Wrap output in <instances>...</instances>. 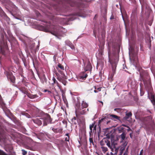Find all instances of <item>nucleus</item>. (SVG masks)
Returning a JSON list of instances; mask_svg holds the SVG:
<instances>
[{"instance_id":"obj_1","label":"nucleus","mask_w":155,"mask_h":155,"mask_svg":"<svg viewBox=\"0 0 155 155\" xmlns=\"http://www.w3.org/2000/svg\"><path fill=\"white\" fill-rule=\"evenodd\" d=\"M71 7L76 6L77 9L73 13V15L84 18L87 15L84 10V8L87 6V2L85 1H81L79 2L76 3L73 2L70 3Z\"/></svg>"},{"instance_id":"obj_2","label":"nucleus","mask_w":155,"mask_h":155,"mask_svg":"<svg viewBox=\"0 0 155 155\" xmlns=\"http://www.w3.org/2000/svg\"><path fill=\"white\" fill-rule=\"evenodd\" d=\"M58 66L61 70H60L58 68H56L58 72L61 74V75H59L57 73H56V75L57 76V79L58 81L61 82L64 85H65L67 83L66 81L67 78L66 75L63 72V71L64 70V67L60 64H58Z\"/></svg>"},{"instance_id":"obj_3","label":"nucleus","mask_w":155,"mask_h":155,"mask_svg":"<svg viewBox=\"0 0 155 155\" xmlns=\"http://www.w3.org/2000/svg\"><path fill=\"white\" fill-rule=\"evenodd\" d=\"M65 32L64 29L62 27L54 29V31H51V33L55 35L58 38L60 39V37L62 36L64 33Z\"/></svg>"},{"instance_id":"obj_4","label":"nucleus","mask_w":155,"mask_h":155,"mask_svg":"<svg viewBox=\"0 0 155 155\" xmlns=\"http://www.w3.org/2000/svg\"><path fill=\"white\" fill-rule=\"evenodd\" d=\"M75 113L76 116L77 113H78L81 114H85L88 111V108H81L80 103H78L76 104Z\"/></svg>"},{"instance_id":"obj_5","label":"nucleus","mask_w":155,"mask_h":155,"mask_svg":"<svg viewBox=\"0 0 155 155\" xmlns=\"http://www.w3.org/2000/svg\"><path fill=\"white\" fill-rule=\"evenodd\" d=\"M43 122V125L46 126L48 124H51L52 119L51 118L50 116L47 114L46 116L43 119H41Z\"/></svg>"},{"instance_id":"obj_6","label":"nucleus","mask_w":155,"mask_h":155,"mask_svg":"<svg viewBox=\"0 0 155 155\" xmlns=\"http://www.w3.org/2000/svg\"><path fill=\"white\" fill-rule=\"evenodd\" d=\"M35 43L33 42H31L28 46V48L30 50L31 52L33 54H35L36 51L39 49V46H37V48L35 47Z\"/></svg>"},{"instance_id":"obj_7","label":"nucleus","mask_w":155,"mask_h":155,"mask_svg":"<svg viewBox=\"0 0 155 155\" xmlns=\"http://www.w3.org/2000/svg\"><path fill=\"white\" fill-rule=\"evenodd\" d=\"M111 115L108 114L105 116H102V118L99 120V124H100L102 122H104V123L106 122V123L108 124L110 121V120L107 121V120L109 119H112L111 118Z\"/></svg>"},{"instance_id":"obj_8","label":"nucleus","mask_w":155,"mask_h":155,"mask_svg":"<svg viewBox=\"0 0 155 155\" xmlns=\"http://www.w3.org/2000/svg\"><path fill=\"white\" fill-rule=\"evenodd\" d=\"M0 16L5 20L8 24H10V19L0 7Z\"/></svg>"},{"instance_id":"obj_9","label":"nucleus","mask_w":155,"mask_h":155,"mask_svg":"<svg viewBox=\"0 0 155 155\" xmlns=\"http://www.w3.org/2000/svg\"><path fill=\"white\" fill-rule=\"evenodd\" d=\"M6 75L8 79L10 80L13 83L15 82V78L13 75L12 73L10 71H6Z\"/></svg>"},{"instance_id":"obj_10","label":"nucleus","mask_w":155,"mask_h":155,"mask_svg":"<svg viewBox=\"0 0 155 155\" xmlns=\"http://www.w3.org/2000/svg\"><path fill=\"white\" fill-rule=\"evenodd\" d=\"M117 144V141L112 142V146L113 147L111 149L112 152H114V153L117 155L119 149L118 147H116V146Z\"/></svg>"},{"instance_id":"obj_11","label":"nucleus","mask_w":155,"mask_h":155,"mask_svg":"<svg viewBox=\"0 0 155 155\" xmlns=\"http://www.w3.org/2000/svg\"><path fill=\"white\" fill-rule=\"evenodd\" d=\"M38 76L40 80V81L42 84H46L47 82V79L44 74H43L41 75H40L38 73Z\"/></svg>"},{"instance_id":"obj_12","label":"nucleus","mask_w":155,"mask_h":155,"mask_svg":"<svg viewBox=\"0 0 155 155\" xmlns=\"http://www.w3.org/2000/svg\"><path fill=\"white\" fill-rule=\"evenodd\" d=\"M118 61H112L110 62V64L112 66V70L114 72L115 71V69L117 67V64Z\"/></svg>"},{"instance_id":"obj_13","label":"nucleus","mask_w":155,"mask_h":155,"mask_svg":"<svg viewBox=\"0 0 155 155\" xmlns=\"http://www.w3.org/2000/svg\"><path fill=\"white\" fill-rule=\"evenodd\" d=\"M55 11H56L57 12H55V13L54 14V15H62V14L61 13V12H65L67 11V10H63L60 8H57L55 9Z\"/></svg>"},{"instance_id":"obj_14","label":"nucleus","mask_w":155,"mask_h":155,"mask_svg":"<svg viewBox=\"0 0 155 155\" xmlns=\"http://www.w3.org/2000/svg\"><path fill=\"white\" fill-rule=\"evenodd\" d=\"M118 138L117 137L116 138V140L114 141H118ZM114 141H113V140L111 139V143H110V141L108 140H107V141H105V142L106 143V144L108 147L110 148L111 149V148L113 147L112 146V142H113Z\"/></svg>"},{"instance_id":"obj_15","label":"nucleus","mask_w":155,"mask_h":155,"mask_svg":"<svg viewBox=\"0 0 155 155\" xmlns=\"http://www.w3.org/2000/svg\"><path fill=\"white\" fill-rule=\"evenodd\" d=\"M41 118L36 119H33V122L36 124H37L38 125L40 126L42 124V120L41 119Z\"/></svg>"},{"instance_id":"obj_16","label":"nucleus","mask_w":155,"mask_h":155,"mask_svg":"<svg viewBox=\"0 0 155 155\" xmlns=\"http://www.w3.org/2000/svg\"><path fill=\"white\" fill-rule=\"evenodd\" d=\"M126 134L124 132H123L122 134L118 136V137L121 138V140L120 141V143H122L123 140H124L126 138Z\"/></svg>"},{"instance_id":"obj_17","label":"nucleus","mask_w":155,"mask_h":155,"mask_svg":"<svg viewBox=\"0 0 155 155\" xmlns=\"http://www.w3.org/2000/svg\"><path fill=\"white\" fill-rule=\"evenodd\" d=\"M87 76V74H85L84 75H80L77 78L79 80H85Z\"/></svg>"},{"instance_id":"obj_18","label":"nucleus","mask_w":155,"mask_h":155,"mask_svg":"<svg viewBox=\"0 0 155 155\" xmlns=\"http://www.w3.org/2000/svg\"><path fill=\"white\" fill-rule=\"evenodd\" d=\"M88 106V104L86 102L83 101L81 104V108H86Z\"/></svg>"},{"instance_id":"obj_19","label":"nucleus","mask_w":155,"mask_h":155,"mask_svg":"<svg viewBox=\"0 0 155 155\" xmlns=\"http://www.w3.org/2000/svg\"><path fill=\"white\" fill-rule=\"evenodd\" d=\"M28 97L30 99H34L38 97V96L37 94H29L27 95Z\"/></svg>"},{"instance_id":"obj_20","label":"nucleus","mask_w":155,"mask_h":155,"mask_svg":"<svg viewBox=\"0 0 155 155\" xmlns=\"http://www.w3.org/2000/svg\"><path fill=\"white\" fill-rule=\"evenodd\" d=\"M132 115V114L131 112H129L128 113H127L126 114V116L124 117V118L125 119H127L129 118L130 117H131Z\"/></svg>"},{"instance_id":"obj_21","label":"nucleus","mask_w":155,"mask_h":155,"mask_svg":"<svg viewBox=\"0 0 155 155\" xmlns=\"http://www.w3.org/2000/svg\"><path fill=\"white\" fill-rule=\"evenodd\" d=\"M7 33L9 36V37L12 38L13 37V35H12L11 32L10 31L9 29H8L7 30Z\"/></svg>"},{"instance_id":"obj_22","label":"nucleus","mask_w":155,"mask_h":155,"mask_svg":"<svg viewBox=\"0 0 155 155\" xmlns=\"http://www.w3.org/2000/svg\"><path fill=\"white\" fill-rule=\"evenodd\" d=\"M101 148L102 149V151L104 153L106 152L107 151V147H105L103 146H102L101 147Z\"/></svg>"},{"instance_id":"obj_23","label":"nucleus","mask_w":155,"mask_h":155,"mask_svg":"<svg viewBox=\"0 0 155 155\" xmlns=\"http://www.w3.org/2000/svg\"><path fill=\"white\" fill-rule=\"evenodd\" d=\"M52 80L53 81V83H52V84L54 85V84H55L56 83L57 84V85L58 84V82L57 80H56V79L54 77H53Z\"/></svg>"},{"instance_id":"obj_24","label":"nucleus","mask_w":155,"mask_h":155,"mask_svg":"<svg viewBox=\"0 0 155 155\" xmlns=\"http://www.w3.org/2000/svg\"><path fill=\"white\" fill-rule=\"evenodd\" d=\"M65 44L66 45L69 46L72 43L68 40H67L65 41Z\"/></svg>"},{"instance_id":"obj_25","label":"nucleus","mask_w":155,"mask_h":155,"mask_svg":"<svg viewBox=\"0 0 155 155\" xmlns=\"http://www.w3.org/2000/svg\"><path fill=\"white\" fill-rule=\"evenodd\" d=\"M111 118L112 119V118L116 119L117 120H119L120 118V117L117 116V115L111 114Z\"/></svg>"},{"instance_id":"obj_26","label":"nucleus","mask_w":155,"mask_h":155,"mask_svg":"<svg viewBox=\"0 0 155 155\" xmlns=\"http://www.w3.org/2000/svg\"><path fill=\"white\" fill-rule=\"evenodd\" d=\"M62 98H63V99L64 102L66 103V102H67V100H66V99L65 98V97L64 96V94L63 93V91H62Z\"/></svg>"},{"instance_id":"obj_27","label":"nucleus","mask_w":155,"mask_h":155,"mask_svg":"<svg viewBox=\"0 0 155 155\" xmlns=\"http://www.w3.org/2000/svg\"><path fill=\"white\" fill-rule=\"evenodd\" d=\"M0 51L3 55H5V51L2 47L0 48Z\"/></svg>"},{"instance_id":"obj_28","label":"nucleus","mask_w":155,"mask_h":155,"mask_svg":"<svg viewBox=\"0 0 155 155\" xmlns=\"http://www.w3.org/2000/svg\"><path fill=\"white\" fill-rule=\"evenodd\" d=\"M89 140L90 143H92L93 144L94 142L93 141L92 136L90 137Z\"/></svg>"},{"instance_id":"obj_29","label":"nucleus","mask_w":155,"mask_h":155,"mask_svg":"<svg viewBox=\"0 0 155 155\" xmlns=\"http://www.w3.org/2000/svg\"><path fill=\"white\" fill-rule=\"evenodd\" d=\"M71 121L72 122V123H73L74 124H77V120H75L73 119H71Z\"/></svg>"},{"instance_id":"obj_30","label":"nucleus","mask_w":155,"mask_h":155,"mask_svg":"<svg viewBox=\"0 0 155 155\" xmlns=\"http://www.w3.org/2000/svg\"><path fill=\"white\" fill-rule=\"evenodd\" d=\"M105 143V141L104 142L103 140H101L100 142V144L102 146L104 145Z\"/></svg>"},{"instance_id":"obj_31","label":"nucleus","mask_w":155,"mask_h":155,"mask_svg":"<svg viewBox=\"0 0 155 155\" xmlns=\"http://www.w3.org/2000/svg\"><path fill=\"white\" fill-rule=\"evenodd\" d=\"M94 124H91L90 125L89 128L90 130H92V128L94 126Z\"/></svg>"},{"instance_id":"obj_32","label":"nucleus","mask_w":155,"mask_h":155,"mask_svg":"<svg viewBox=\"0 0 155 155\" xmlns=\"http://www.w3.org/2000/svg\"><path fill=\"white\" fill-rule=\"evenodd\" d=\"M69 47L73 50H75V48L74 45L72 44L71 45L69 46Z\"/></svg>"},{"instance_id":"obj_33","label":"nucleus","mask_w":155,"mask_h":155,"mask_svg":"<svg viewBox=\"0 0 155 155\" xmlns=\"http://www.w3.org/2000/svg\"><path fill=\"white\" fill-rule=\"evenodd\" d=\"M87 67H88V68L87 69H86L85 70V71H87L89 70L91 68V65L90 64L88 63L87 64Z\"/></svg>"},{"instance_id":"obj_34","label":"nucleus","mask_w":155,"mask_h":155,"mask_svg":"<svg viewBox=\"0 0 155 155\" xmlns=\"http://www.w3.org/2000/svg\"><path fill=\"white\" fill-rule=\"evenodd\" d=\"M22 155H25L27 153V152L23 149L22 150Z\"/></svg>"},{"instance_id":"obj_35","label":"nucleus","mask_w":155,"mask_h":155,"mask_svg":"<svg viewBox=\"0 0 155 155\" xmlns=\"http://www.w3.org/2000/svg\"><path fill=\"white\" fill-rule=\"evenodd\" d=\"M1 40H1V41H2V42H3L4 41V35H1Z\"/></svg>"},{"instance_id":"obj_36","label":"nucleus","mask_w":155,"mask_h":155,"mask_svg":"<svg viewBox=\"0 0 155 155\" xmlns=\"http://www.w3.org/2000/svg\"><path fill=\"white\" fill-rule=\"evenodd\" d=\"M0 155H6V154L3 151L0 150Z\"/></svg>"},{"instance_id":"obj_37","label":"nucleus","mask_w":155,"mask_h":155,"mask_svg":"<svg viewBox=\"0 0 155 155\" xmlns=\"http://www.w3.org/2000/svg\"><path fill=\"white\" fill-rule=\"evenodd\" d=\"M107 155H117L113 153L112 152H111L110 154L109 153H107Z\"/></svg>"},{"instance_id":"obj_38","label":"nucleus","mask_w":155,"mask_h":155,"mask_svg":"<svg viewBox=\"0 0 155 155\" xmlns=\"http://www.w3.org/2000/svg\"><path fill=\"white\" fill-rule=\"evenodd\" d=\"M48 92V94L50 96H51V94L52 93V92L51 91H50L49 90H48V91H47Z\"/></svg>"},{"instance_id":"obj_39","label":"nucleus","mask_w":155,"mask_h":155,"mask_svg":"<svg viewBox=\"0 0 155 155\" xmlns=\"http://www.w3.org/2000/svg\"><path fill=\"white\" fill-rule=\"evenodd\" d=\"M151 101L153 105L155 104V100L154 99L151 100Z\"/></svg>"},{"instance_id":"obj_40","label":"nucleus","mask_w":155,"mask_h":155,"mask_svg":"<svg viewBox=\"0 0 155 155\" xmlns=\"http://www.w3.org/2000/svg\"><path fill=\"white\" fill-rule=\"evenodd\" d=\"M93 134L92 132V130H90V131L89 132V136H92Z\"/></svg>"},{"instance_id":"obj_41","label":"nucleus","mask_w":155,"mask_h":155,"mask_svg":"<svg viewBox=\"0 0 155 155\" xmlns=\"http://www.w3.org/2000/svg\"><path fill=\"white\" fill-rule=\"evenodd\" d=\"M52 17L50 18L51 20H53L55 18V17L54 15H52Z\"/></svg>"},{"instance_id":"obj_42","label":"nucleus","mask_w":155,"mask_h":155,"mask_svg":"<svg viewBox=\"0 0 155 155\" xmlns=\"http://www.w3.org/2000/svg\"><path fill=\"white\" fill-rule=\"evenodd\" d=\"M43 30L44 31L46 32H48L49 31L48 29H46L45 28H43Z\"/></svg>"},{"instance_id":"obj_43","label":"nucleus","mask_w":155,"mask_h":155,"mask_svg":"<svg viewBox=\"0 0 155 155\" xmlns=\"http://www.w3.org/2000/svg\"><path fill=\"white\" fill-rule=\"evenodd\" d=\"M140 92L141 96H142L143 94L144 93L143 92H142V90L141 89H140Z\"/></svg>"},{"instance_id":"obj_44","label":"nucleus","mask_w":155,"mask_h":155,"mask_svg":"<svg viewBox=\"0 0 155 155\" xmlns=\"http://www.w3.org/2000/svg\"><path fill=\"white\" fill-rule=\"evenodd\" d=\"M124 127H121V128H120V129H119V133H120V132H120V131H121V130H124Z\"/></svg>"},{"instance_id":"obj_45","label":"nucleus","mask_w":155,"mask_h":155,"mask_svg":"<svg viewBox=\"0 0 155 155\" xmlns=\"http://www.w3.org/2000/svg\"><path fill=\"white\" fill-rule=\"evenodd\" d=\"M114 16L113 15H111L110 18V19H114Z\"/></svg>"},{"instance_id":"obj_46","label":"nucleus","mask_w":155,"mask_h":155,"mask_svg":"<svg viewBox=\"0 0 155 155\" xmlns=\"http://www.w3.org/2000/svg\"><path fill=\"white\" fill-rule=\"evenodd\" d=\"M41 100V97H39L38 99H37L36 101H40V100Z\"/></svg>"},{"instance_id":"obj_47","label":"nucleus","mask_w":155,"mask_h":155,"mask_svg":"<svg viewBox=\"0 0 155 155\" xmlns=\"http://www.w3.org/2000/svg\"><path fill=\"white\" fill-rule=\"evenodd\" d=\"M71 119H73V120H77V118L75 117H73Z\"/></svg>"},{"instance_id":"obj_48","label":"nucleus","mask_w":155,"mask_h":155,"mask_svg":"<svg viewBox=\"0 0 155 155\" xmlns=\"http://www.w3.org/2000/svg\"><path fill=\"white\" fill-rule=\"evenodd\" d=\"M122 125L125 127H129V126L127 125H125V124H123Z\"/></svg>"},{"instance_id":"obj_49","label":"nucleus","mask_w":155,"mask_h":155,"mask_svg":"<svg viewBox=\"0 0 155 155\" xmlns=\"http://www.w3.org/2000/svg\"><path fill=\"white\" fill-rule=\"evenodd\" d=\"M122 153H123V152H122V151H120V153H119V155H122Z\"/></svg>"},{"instance_id":"obj_50","label":"nucleus","mask_w":155,"mask_h":155,"mask_svg":"<svg viewBox=\"0 0 155 155\" xmlns=\"http://www.w3.org/2000/svg\"><path fill=\"white\" fill-rule=\"evenodd\" d=\"M132 133H130V137L131 138H132Z\"/></svg>"},{"instance_id":"obj_51","label":"nucleus","mask_w":155,"mask_h":155,"mask_svg":"<svg viewBox=\"0 0 155 155\" xmlns=\"http://www.w3.org/2000/svg\"><path fill=\"white\" fill-rule=\"evenodd\" d=\"M128 129H127V131H129L130 130H131L130 128L129 127H128Z\"/></svg>"},{"instance_id":"obj_52","label":"nucleus","mask_w":155,"mask_h":155,"mask_svg":"<svg viewBox=\"0 0 155 155\" xmlns=\"http://www.w3.org/2000/svg\"><path fill=\"white\" fill-rule=\"evenodd\" d=\"M38 94L40 95V96H41L42 95V94H43L41 92H39V93H38Z\"/></svg>"},{"instance_id":"obj_53","label":"nucleus","mask_w":155,"mask_h":155,"mask_svg":"<svg viewBox=\"0 0 155 155\" xmlns=\"http://www.w3.org/2000/svg\"><path fill=\"white\" fill-rule=\"evenodd\" d=\"M47 91H48V90L45 89L44 90V92H47Z\"/></svg>"},{"instance_id":"obj_54","label":"nucleus","mask_w":155,"mask_h":155,"mask_svg":"<svg viewBox=\"0 0 155 155\" xmlns=\"http://www.w3.org/2000/svg\"><path fill=\"white\" fill-rule=\"evenodd\" d=\"M142 150H141L140 151V155L141 154H142Z\"/></svg>"},{"instance_id":"obj_55","label":"nucleus","mask_w":155,"mask_h":155,"mask_svg":"<svg viewBox=\"0 0 155 155\" xmlns=\"http://www.w3.org/2000/svg\"><path fill=\"white\" fill-rule=\"evenodd\" d=\"M122 18H123V20L124 21V22H125V20H124V18L123 16V15H122Z\"/></svg>"},{"instance_id":"obj_56","label":"nucleus","mask_w":155,"mask_h":155,"mask_svg":"<svg viewBox=\"0 0 155 155\" xmlns=\"http://www.w3.org/2000/svg\"><path fill=\"white\" fill-rule=\"evenodd\" d=\"M117 110H119V108H116L114 109V110L115 111H116Z\"/></svg>"},{"instance_id":"obj_57","label":"nucleus","mask_w":155,"mask_h":155,"mask_svg":"<svg viewBox=\"0 0 155 155\" xmlns=\"http://www.w3.org/2000/svg\"><path fill=\"white\" fill-rule=\"evenodd\" d=\"M94 129H93V130H96V126H95L94 127Z\"/></svg>"},{"instance_id":"obj_58","label":"nucleus","mask_w":155,"mask_h":155,"mask_svg":"<svg viewBox=\"0 0 155 155\" xmlns=\"http://www.w3.org/2000/svg\"><path fill=\"white\" fill-rule=\"evenodd\" d=\"M129 55H130V53L131 52H132V51L131 52V51H130V48H129Z\"/></svg>"},{"instance_id":"obj_59","label":"nucleus","mask_w":155,"mask_h":155,"mask_svg":"<svg viewBox=\"0 0 155 155\" xmlns=\"http://www.w3.org/2000/svg\"><path fill=\"white\" fill-rule=\"evenodd\" d=\"M43 135H44V134L43 133H40V135L41 136H43Z\"/></svg>"},{"instance_id":"obj_60","label":"nucleus","mask_w":155,"mask_h":155,"mask_svg":"<svg viewBox=\"0 0 155 155\" xmlns=\"http://www.w3.org/2000/svg\"><path fill=\"white\" fill-rule=\"evenodd\" d=\"M53 58H54V61H55V59H56V58H55V56H54Z\"/></svg>"},{"instance_id":"obj_61","label":"nucleus","mask_w":155,"mask_h":155,"mask_svg":"<svg viewBox=\"0 0 155 155\" xmlns=\"http://www.w3.org/2000/svg\"><path fill=\"white\" fill-rule=\"evenodd\" d=\"M123 155H127V154L126 153H124Z\"/></svg>"},{"instance_id":"obj_62","label":"nucleus","mask_w":155,"mask_h":155,"mask_svg":"<svg viewBox=\"0 0 155 155\" xmlns=\"http://www.w3.org/2000/svg\"><path fill=\"white\" fill-rule=\"evenodd\" d=\"M94 93H97L98 92H97L96 90H94Z\"/></svg>"},{"instance_id":"obj_63","label":"nucleus","mask_w":155,"mask_h":155,"mask_svg":"<svg viewBox=\"0 0 155 155\" xmlns=\"http://www.w3.org/2000/svg\"><path fill=\"white\" fill-rule=\"evenodd\" d=\"M15 18L16 19L21 20V19L19 18H18L17 17H15Z\"/></svg>"},{"instance_id":"obj_64","label":"nucleus","mask_w":155,"mask_h":155,"mask_svg":"<svg viewBox=\"0 0 155 155\" xmlns=\"http://www.w3.org/2000/svg\"><path fill=\"white\" fill-rule=\"evenodd\" d=\"M65 141H68V139H67V138H66L65 139Z\"/></svg>"}]
</instances>
